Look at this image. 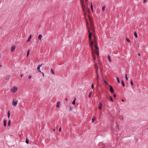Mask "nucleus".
<instances>
[{
  "instance_id": "nucleus-2",
  "label": "nucleus",
  "mask_w": 148,
  "mask_h": 148,
  "mask_svg": "<svg viewBox=\"0 0 148 148\" xmlns=\"http://www.w3.org/2000/svg\"><path fill=\"white\" fill-rule=\"evenodd\" d=\"M90 23V25L91 27V29L92 31H95L94 28L93 27V23L92 21L91 18L90 17H89Z\"/></svg>"
},
{
  "instance_id": "nucleus-21",
  "label": "nucleus",
  "mask_w": 148,
  "mask_h": 148,
  "mask_svg": "<svg viewBox=\"0 0 148 148\" xmlns=\"http://www.w3.org/2000/svg\"><path fill=\"white\" fill-rule=\"evenodd\" d=\"M121 83L122 84V86H123V87H124L125 86V84H124V82L123 81V80H122L121 81Z\"/></svg>"
},
{
  "instance_id": "nucleus-17",
  "label": "nucleus",
  "mask_w": 148,
  "mask_h": 148,
  "mask_svg": "<svg viewBox=\"0 0 148 148\" xmlns=\"http://www.w3.org/2000/svg\"><path fill=\"white\" fill-rule=\"evenodd\" d=\"M134 35L136 38H138V35L137 33L136 32H134Z\"/></svg>"
},
{
  "instance_id": "nucleus-16",
  "label": "nucleus",
  "mask_w": 148,
  "mask_h": 148,
  "mask_svg": "<svg viewBox=\"0 0 148 148\" xmlns=\"http://www.w3.org/2000/svg\"><path fill=\"white\" fill-rule=\"evenodd\" d=\"M108 60H109V61L110 62H111L112 61V60H111V59L110 58V56H109V55H108Z\"/></svg>"
},
{
  "instance_id": "nucleus-3",
  "label": "nucleus",
  "mask_w": 148,
  "mask_h": 148,
  "mask_svg": "<svg viewBox=\"0 0 148 148\" xmlns=\"http://www.w3.org/2000/svg\"><path fill=\"white\" fill-rule=\"evenodd\" d=\"M95 49H96V51H95L94 53H95L96 55H97V58H99V47L97 46V45H95Z\"/></svg>"
},
{
  "instance_id": "nucleus-43",
  "label": "nucleus",
  "mask_w": 148,
  "mask_h": 148,
  "mask_svg": "<svg viewBox=\"0 0 148 148\" xmlns=\"http://www.w3.org/2000/svg\"><path fill=\"white\" fill-rule=\"evenodd\" d=\"M93 38H94V40H96V37L95 36H93Z\"/></svg>"
},
{
  "instance_id": "nucleus-36",
  "label": "nucleus",
  "mask_w": 148,
  "mask_h": 148,
  "mask_svg": "<svg viewBox=\"0 0 148 148\" xmlns=\"http://www.w3.org/2000/svg\"><path fill=\"white\" fill-rule=\"evenodd\" d=\"M104 82L106 84H108V83L107 82V81L105 80H104Z\"/></svg>"
},
{
  "instance_id": "nucleus-19",
  "label": "nucleus",
  "mask_w": 148,
  "mask_h": 148,
  "mask_svg": "<svg viewBox=\"0 0 148 148\" xmlns=\"http://www.w3.org/2000/svg\"><path fill=\"white\" fill-rule=\"evenodd\" d=\"M105 8L106 6L105 5H104L102 7V10L103 12H104L105 11Z\"/></svg>"
},
{
  "instance_id": "nucleus-54",
  "label": "nucleus",
  "mask_w": 148,
  "mask_h": 148,
  "mask_svg": "<svg viewBox=\"0 0 148 148\" xmlns=\"http://www.w3.org/2000/svg\"><path fill=\"white\" fill-rule=\"evenodd\" d=\"M65 100H66V101H67V100H68V99H67V98H66V99H65Z\"/></svg>"
},
{
  "instance_id": "nucleus-56",
  "label": "nucleus",
  "mask_w": 148,
  "mask_h": 148,
  "mask_svg": "<svg viewBox=\"0 0 148 148\" xmlns=\"http://www.w3.org/2000/svg\"><path fill=\"white\" fill-rule=\"evenodd\" d=\"M87 10H88V8H87Z\"/></svg>"
},
{
  "instance_id": "nucleus-7",
  "label": "nucleus",
  "mask_w": 148,
  "mask_h": 148,
  "mask_svg": "<svg viewBox=\"0 0 148 148\" xmlns=\"http://www.w3.org/2000/svg\"><path fill=\"white\" fill-rule=\"evenodd\" d=\"M17 103V101H15L14 99H13L12 101V105L14 106H16Z\"/></svg>"
},
{
  "instance_id": "nucleus-14",
  "label": "nucleus",
  "mask_w": 148,
  "mask_h": 148,
  "mask_svg": "<svg viewBox=\"0 0 148 148\" xmlns=\"http://www.w3.org/2000/svg\"><path fill=\"white\" fill-rule=\"evenodd\" d=\"M31 37H32V35H30L29 36V38L27 40V42H29L30 41V39L31 38Z\"/></svg>"
},
{
  "instance_id": "nucleus-28",
  "label": "nucleus",
  "mask_w": 148,
  "mask_h": 148,
  "mask_svg": "<svg viewBox=\"0 0 148 148\" xmlns=\"http://www.w3.org/2000/svg\"><path fill=\"white\" fill-rule=\"evenodd\" d=\"M8 118H9L10 117V111H8Z\"/></svg>"
},
{
  "instance_id": "nucleus-38",
  "label": "nucleus",
  "mask_w": 148,
  "mask_h": 148,
  "mask_svg": "<svg viewBox=\"0 0 148 148\" xmlns=\"http://www.w3.org/2000/svg\"><path fill=\"white\" fill-rule=\"evenodd\" d=\"M90 7H91V9L93 8V6H92V3H91V4H90Z\"/></svg>"
},
{
  "instance_id": "nucleus-46",
  "label": "nucleus",
  "mask_w": 148,
  "mask_h": 148,
  "mask_svg": "<svg viewBox=\"0 0 148 148\" xmlns=\"http://www.w3.org/2000/svg\"><path fill=\"white\" fill-rule=\"evenodd\" d=\"M23 74H21L20 76H21V77H23Z\"/></svg>"
},
{
  "instance_id": "nucleus-12",
  "label": "nucleus",
  "mask_w": 148,
  "mask_h": 148,
  "mask_svg": "<svg viewBox=\"0 0 148 148\" xmlns=\"http://www.w3.org/2000/svg\"><path fill=\"white\" fill-rule=\"evenodd\" d=\"M7 121L5 119H4L3 121L4 126L5 127L6 126Z\"/></svg>"
},
{
  "instance_id": "nucleus-33",
  "label": "nucleus",
  "mask_w": 148,
  "mask_h": 148,
  "mask_svg": "<svg viewBox=\"0 0 148 148\" xmlns=\"http://www.w3.org/2000/svg\"><path fill=\"white\" fill-rule=\"evenodd\" d=\"M29 50H28L27 51V57H28V56L29 55Z\"/></svg>"
},
{
  "instance_id": "nucleus-1",
  "label": "nucleus",
  "mask_w": 148,
  "mask_h": 148,
  "mask_svg": "<svg viewBox=\"0 0 148 148\" xmlns=\"http://www.w3.org/2000/svg\"><path fill=\"white\" fill-rule=\"evenodd\" d=\"M81 5L82 6V8L83 13L85 17V19L86 21L87 20L86 18V13L85 11V7L84 6V1H81ZM89 25L88 23L87 22H86V25L87 27V29L88 31V39L90 41L89 43V46L90 47V49H92V47H93V41L92 39V33L91 32H90V28L88 26V25Z\"/></svg>"
},
{
  "instance_id": "nucleus-50",
  "label": "nucleus",
  "mask_w": 148,
  "mask_h": 148,
  "mask_svg": "<svg viewBox=\"0 0 148 148\" xmlns=\"http://www.w3.org/2000/svg\"><path fill=\"white\" fill-rule=\"evenodd\" d=\"M91 10H92V11L93 12V8H92L91 9Z\"/></svg>"
},
{
  "instance_id": "nucleus-44",
  "label": "nucleus",
  "mask_w": 148,
  "mask_h": 148,
  "mask_svg": "<svg viewBox=\"0 0 148 148\" xmlns=\"http://www.w3.org/2000/svg\"><path fill=\"white\" fill-rule=\"evenodd\" d=\"M59 131L60 132H61V127H60L59 128Z\"/></svg>"
},
{
  "instance_id": "nucleus-9",
  "label": "nucleus",
  "mask_w": 148,
  "mask_h": 148,
  "mask_svg": "<svg viewBox=\"0 0 148 148\" xmlns=\"http://www.w3.org/2000/svg\"><path fill=\"white\" fill-rule=\"evenodd\" d=\"M96 75L97 76V77L96 78V79H98V82L99 80V75L98 74V68H97L96 69Z\"/></svg>"
},
{
  "instance_id": "nucleus-29",
  "label": "nucleus",
  "mask_w": 148,
  "mask_h": 148,
  "mask_svg": "<svg viewBox=\"0 0 148 148\" xmlns=\"http://www.w3.org/2000/svg\"><path fill=\"white\" fill-rule=\"evenodd\" d=\"M116 78L117 81L118 83L119 84L120 83V80H119V78L118 77H116Z\"/></svg>"
},
{
  "instance_id": "nucleus-30",
  "label": "nucleus",
  "mask_w": 148,
  "mask_h": 148,
  "mask_svg": "<svg viewBox=\"0 0 148 148\" xmlns=\"http://www.w3.org/2000/svg\"><path fill=\"white\" fill-rule=\"evenodd\" d=\"M110 100H111V101H112V102H113L114 101V100L112 97L111 96H110Z\"/></svg>"
},
{
  "instance_id": "nucleus-49",
  "label": "nucleus",
  "mask_w": 148,
  "mask_h": 148,
  "mask_svg": "<svg viewBox=\"0 0 148 148\" xmlns=\"http://www.w3.org/2000/svg\"><path fill=\"white\" fill-rule=\"evenodd\" d=\"M138 56H140V53H138Z\"/></svg>"
},
{
  "instance_id": "nucleus-31",
  "label": "nucleus",
  "mask_w": 148,
  "mask_h": 148,
  "mask_svg": "<svg viewBox=\"0 0 148 148\" xmlns=\"http://www.w3.org/2000/svg\"><path fill=\"white\" fill-rule=\"evenodd\" d=\"M25 142L27 144H28L29 143V140L27 138H26Z\"/></svg>"
},
{
  "instance_id": "nucleus-5",
  "label": "nucleus",
  "mask_w": 148,
  "mask_h": 148,
  "mask_svg": "<svg viewBox=\"0 0 148 148\" xmlns=\"http://www.w3.org/2000/svg\"><path fill=\"white\" fill-rule=\"evenodd\" d=\"M17 90V88L16 86H14L12 87L11 90V92L13 93L15 92Z\"/></svg>"
},
{
  "instance_id": "nucleus-20",
  "label": "nucleus",
  "mask_w": 148,
  "mask_h": 148,
  "mask_svg": "<svg viewBox=\"0 0 148 148\" xmlns=\"http://www.w3.org/2000/svg\"><path fill=\"white\" fill-rule=\"evenodd\" d=\"M76 100V98L75 99H74V100L72 102V103L74 105H75V101Z\"/></svg>"
},
{
  "instance_id": "nucleus-11",
  "label": "nucleus",
  "mask_w": 148,
  "mask_h": 148,
  "mask_svg": "<svg viewBox=\"0 0 148 148\" xmlns=\"http://www.w3.org/2000/svg\"><path fill=\"white\" fill-rule=\"evenodd\" d=\"M15 48H16V47L15 46H14V45L12 46L11 47V51L12 52L14 51L15 50Z\"/></svg>"
},
{
  "instance_id": "nucleus-51",
  "label": "nucleus",
  "mask_w": 148,
  "mask_h": 148,
  "mask_svg": "<svg viewBox=\"0 0 148 148\" xmlns=\"http://www.w3.org/2000/svg\"><path fill=\"white\" fill-rule=\"evenodd\" d=\"M121 101L123 102H124V100L123 99H122L121 100Z\"/></svg>"
},
{
  "instance_id": "nucleus-45",
  "label": "nucleus",
  "mask_w": 148,
  "mask_h": 148,
  "mask_svg": "<svg viewBox=\"0 0 148 148\" xmlns=\"http://www.w3.org/2000/svg\"><path fill=\"white\" fill-rule=\"evenodd\" d=\"M147 1V0H144L143 1V3H145V2H146Z\"/></svg>"
},
{
  "instance_id": "nucleus-32",
  "label": "nucleus",
  "mask_w": 148,
  "mask_h": 148,
  "mask_svg": "<svg viewBox=\"0 0 148 148\" xmlns=\"http://www.w3.org/2000/svg\"><path fill=\"white\" fill-rule=\"evenodd\" d=\"M126 41L129 42H130V40L127 38H126Z\"/></svg>"
},
{
  "instance_id": "nucleus-18",
  "label": "nucleus",
  "mask_w": 148,
  "mask_h": 148,
  "mask_svg": "<svg viewBox=\"0 0 148 148\" xmlns=\"http://www.w3.org/2000/svg\"><path fill=\"white\" fill-rule=\"evenodd\" d=\"M92 91H90V92H89V94L88 95V97L89 98H90L91 97V95L92 94Z\"/></svg>"
},
{
  "instance_id": "nucleus-35",
  "label": "nucleus",
  "mask_w": 148,
  "mask_h": 148,
  "mask_svg": "<svg viewBox=\"0 0 148 148\" xmlns=\"http://www.w3.org/2000/svg\"><path fill=\"white\" fill-rule=\"evenodd\" d=\"M95 117L92 118V122H93L95 121Z\"/></svg>"
},
{
  "instance_id": "nucleus-8",
  "label": "nucleus",
  "mask_w": 148,
  "mask_h": 148,
  "mask_svg": "<svg viewBox=\"0 0 148 148\" xmlns=\"http://www.w3.org/2000/svg\"><path fill=\"white\" fill-rule=\"evenodd\" d=\"M110 91L111 93H112L114 92V90L111 85H110Z\"/></svg>"
},
{
  "instance_id": "nucleus-39",
  "label": "nucleus",
  "mask_w": 148,
  "mask_h": 148,
  "mask_svg": "<svg viewBox=\"0 0 148 148\" xmlns=\"http://www.w3.org/2000/svg\"><path fill=\"white\" fill-rule=\"evenodd\" d=\"M130 83H131V84L132 85H133V82H132V80L131 81Z\"/></svg>"
},
{
  "instance_id": "nucleus-27",
  "label": "nucleus",
  "mask_w": 148,
  "mask_h": 148,
  "mask_svg": "<svg viewBox=\"0 0 148 148\" xmlns=\"http://www.w3.org/2000/svg\"><path fill=\"white\" fill-rule=\"evenodd\" d=\"M9 78L10 76L9 75H8L6 77L5 79L6 80H8L9 79Z\"/></svg>"
},
{
  "instance_id": "nucleus-47",
  "label": "nucleus",
  "mask_w": 148,
  "mask_h": 148,
  "mask_svg": "<svg viewBox=\"0 0 148 148\" xmlns=\"http://www.w3.org/2000/svg\"><path fill=\"white\" fill-rule=\"evenodd\" d=\"M97 80V86L99 84V81L98 82V79H96Z\"/></svg>"
},
{
  "instance_id": "nucleus-55",
  "label": "nucleus",
  "mask_w": 148,
  "mask_h": 148,
  "mask_svg": "<svg viewBox=\"0 0 148 148\" xmlns=\"http://www.w3.org/2000/svg\"><path fill=\"white\" fill-rule=\"evenodd\" d=\"M2 66V65L1 64H0V67H1Z\"/></svg>"
},
{
  "instance_id": "nucleus-48",
  "label": "nucleus",
  "mask_w": 148,
  "mask_h": 148,
  "mask_svg": "<svg viewBox=\"0 0 148 148\" xmlns=\"http://www.w3.org/2000/svg\"><path fill=\"white\" fill-rule=\"evenodd\" d=\"M113 97H116V95L115 94H114V95H113Z\"/></svg>"
},
{
  "instance_id": "nucleus-34",
  "label": "nucleus",
  "mask_w": 148,
  "mask_h": 148,
  "mask_svg": "<svg viewBox=\"0 0 148 148\" xmlns=\"http://www.w3.org/2000/svg\"><path fill=\"white\" fill-rule=\"evenodd\" d=\"M125 78H126V79L128 81V77H127V74H126L125 75Z\"/></svg>"
},
{
  "instance_id": "nucleus-40",
  "label": "nucleus",
  "mask_w": 148,
  "mask_h": 148,
  "mask_svg": "<svg viewBox=\"0 0 148 148\" xmlns=\"http://www.w3.org/2000/svg\"><path fill=\"white\" fill-rule=\"evenodd\" d=\"M72 109H73V108H72L70 106V109H69V111L72 110Z\"/></svg>"
},
{
  "instance_id": "nucleus-26",
  "label": "nucleus",
  "mask_w": 148,
  "mask_h": 148,
  "mask_svg": "<svg viewBox=\"0 0 148 148\" xmlns=\"http://www.w3.org/2000/svg\"><path fill=\"white\" fill-rule=\"evenodd\" d=\"M93 42V44L94 43L95 44V45L97 44V42L96 40H94Z\"/></svg>"
},
{
  "instance_id": "nucleus-6",
  "label": "nucleus",
  "mask_w": 148,
  "mask_h": 148,
  "mask_svg": "<svg viewBox=\"0 0 148 148\" xmlns=\"http://www.w3.org/2000/svg\"><path fill=\"white\" fill-rule=\"evenodd\" d=\"M43 64H40L38 65V67H37V70L40 72H41V71L40 70V67Z\"/></svg>"
},
{
  "instance_id": "nucleus-42",
  "label": "nucleus",
  "mask_w": 148,
  "mask_h": 148,
  "mask_svg": "<svg viewBox=\"0 0 148 148\" xmlns=\"http://www.w3.org/2000/svg\"><path fill=\"white\" fill-rule=\"evenodd\" d=\"M32 75H29L28 77V78L29 79H30L32 77Z\"/></svg>"
},
{
  "instance_id": "nucleus-13",
  "label": "nucleus",
  "mask_w": 148,
  "mask_h": 148,
  "mask_svg": "<svg viewBox=\"0 0 148 148\" xmlns=\"http://www.w3.org/2000/svg\"><path fill=\"white\" fill-rule=\"evenodd\" d=\"M60 103V102L58 101V102H57V105H56V107L57 108H59V107Z\"/></svg>"
},
{
  "instance_id": "nucleus-10",
  "label": "nucleus",
  "mask_w": 148,
  "mask_h": 148,
  "mask_svg": "<svg viewBox=\"0 0 148 148\" xmlns=\"http://www.w3.org/2000/svg\"><path fill=\"white\" fill-rule=\"evenodd\" d=\"M102 104L101 102H99V109L100 110H101L102 109Z\"/></svg>"
},
{
  "instance_id": "nucleus-25",
  "label": "nucleus",
  "mask_w": 148,
  "mask_h": 148,
  "mask_svg": "<svg viewBox=\"0 0 148 148\" xmlns=\"http://www.w3.org/2000/svg\"><path fill=\"white\" fill-rule=\"evenodd\" d=\"M116 131H118V129L119 128V125L117 124V123H116Z\"/></svg>"
},
{
  "instance_id": "nucleus-24",
  "label": "nucleus",
  "mask_w": 148,
  "mask_h": 148,
  "mask_svg": "<svg viewBox=\"0 0 148 148\" xmlns=\"http://www.w3.org/2000/svg\"><path fill=\"white\" fill-rule=\"evenodd\" d=\"M51 73H52L53 74H54V71L53 69H51Z\"/></svg>"
},
{
  "instance_id": "nucleus-41",
  "label": "nucleus",
  "mask_w": 148,
  "mask_h": 148,
  "mask_svg": "<svg viewBox=\"0 0 148 148\" xmlns=\"http://www.w3.org/2000/svg\"><path fill=\"white\" fill-rule=\"evenodd\" d=\"M40 73H42V75L43 76V77H44V73H43V72H42L41 71V72H40Z\"/></svg>"
},
{
  "instance_id": "nucleus-37",
  "label": "nucleus",
  "mask_w": 148,
  "mask_h": 148,
  "mask_svg": "<svg viewBox=\"0 0 148 148\" xmlns=\"http://www.w3.org/2000/svg\"><path fill=\"white\" fill-rule=\"evenodd\" d=\"M91 88L92 89H93L94 88V84L93 83L92 84Z\"/></svg>"
},
{
  "instance_id": "nucleus-22",
  "label": "nucleus",
  "mask_w": 148,
  "mask_h": 148,
  "mask_svg": "<svg viewBox=\"0 0 148 148\" xmlns=\"http://www.w3.org/2000/svg\"><path fill=\"white\" fill-rule=\"evenodd\" d=\"M10 123H11V121H10V120H9L8 121V125L9 127L10 126Z\"/></svg>"
},
{
  "instance_id": "nucleus-4",
  "label": "nucleus",
  "mask_w": 148,
  "mask_h": 148,
  "mask_svg": "<svg viewBox=\"0 0 148 148\" xmlns=\"http://www.w3.org/2000/svg\"><path fill=\"white\" fill-rule=\"evenodd\" d=\"M91 50L92 51V57L93 58V60L94 61L95 60H96V57H95V54L94 53L95 52V51L93 49V47H92V50L91 49Z\"/></svg>"
},
{
  "instance_id": "nucleus-52",
  "label": "nucleus",
  "mask_w": 148,
  "mask_h": 148,
  "mask_svg": "<svg viewBox=\"0 0 148 148\" xmlns=\"http://www.w3.org/2000/svg\"><path fill=\"white\" fill-rule=\"evenodd\" d=\"M53 131H54V132H55V129H53Z\"/></svg>"
},
{
  "instance_id": "nucleus-15",
  "label": "nucleus",
  "mask_w": 148,
  "mask_h": 148,
  "mask_svg": "<svg viewBox=\"0 0 148 148\" xmlns=\"http://www.w3.org/2000/svg\"><path fill=\"white\" fill-rule=\"evenodd\" d=\"M42 37V36L41 34H40L38 37V39L40 40H41Z\"/></svg>"
},
{
  "instance_id": "nucleus-53",
  "label": "nucleus",
  "mask_w": 148,
  "mask_h": 148,
  "mask_svg": "<svg viewBox=\"0 0 148 148\" xmlns=\"http://www.w3.org/2000/svg\"><path fill=\"white\" fill-rule=\"evenodd\" d=\"M122 119H123V117L122 116H121Z\"/></svg>"
},
{
  "instance_id": "nucleus-23",
  "label": "nucleus",
  "mask_w": 148,
  "mask_h": 148,
  "mask_svg": "<svg viewBox=\"0 0 148 148\" xmlns=\"http://www.w3.org/2000/svg\"><path fill=\"white\" fill-rule=\"evenodd\" d=\"M95 71L96 70V69L97 68H98V66L97 65V63H95Z\"/></svg>"
}]
</instances>
